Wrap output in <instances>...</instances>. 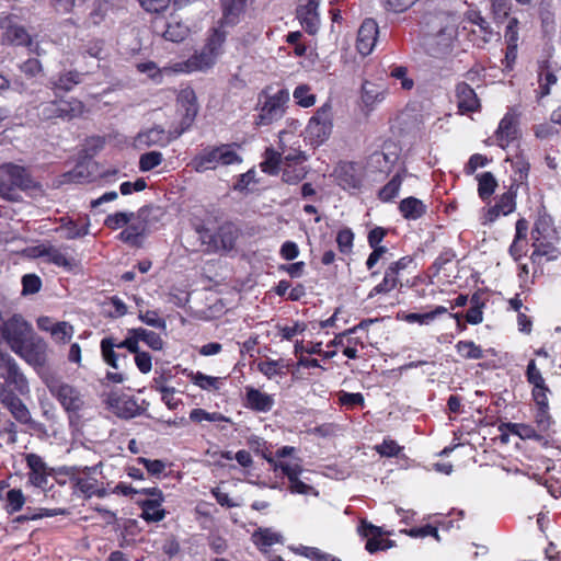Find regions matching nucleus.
<instances>
[{
  "mask_svg": "<svg viewBox=\"0 0 561 561\" xmlns=\"http://www.w3.org/2000/svg\"><path fill=\"white\" fill-rule=\"evenodd\" d=\"M332 107L325 103L311 116L306 127V138L313 146L324 144L332 133Z\"/></svg>",
  "mask_w": 561,
  "mask_h": 561,
  "instance_id": "5",
  "label": "nucleus"
},
{
  "mask_svg": "<svg viewBox=\"0 0 561 561\" xmlns=\"http://www.w3.org/2000/svg\"><path fill=\"white\" fill-rule=\"evenodd\" d=\"M21 283L23 296L37 294L43 285L41 277L34 273L23 275Z\"/></svg>",
  "mask_w": 561,
  "mask_h": 561,
  "instance_id": "61",
  "label": "nucleus"
},
{
  "mask_svg": "<svg viewBox=\"0 0 561 561\" xmlns=\"http://www.w3.org/2000/svg\"><path fill=\"white\" fill-rule=\"evenodd\" d=\"M192 233L187 236L186 242L193 252H209L210 249V230L205 221L196 215L190 219Z\"/></svg>",
  "mask_w": 561,
  "mask_h": 561,
  "instance_id": "22",
  "label": "nucleus"
},
{
  "mask_svg": "<svg viewBox=\"0 0 561 561\" xmlns=\"http://www.w3.org/2000/svg\"><path fill=\"white\" fill-rule=\"evenodd\" d=\"M293 96L296 103L302 107H310L316 103V95L310 92L307 84L296 87Z\"/></svg>",
  "mask_w": 561,
  "mask_h": 561,
  "instance_id": "60",
  "label": "nucleus"
},
{
  "mask_svg": "<svg viewBox=\"0 0 561 561\" xmlns=\"http://www.w3.org/2000/svg\"><path fill=\"white\" fill-rule=\"evenodd\" d=\"M163 161V156L160 151H149L142 153L139 159V170L141 172H149L159 167Z\"/></svg>",
  "mask_w": 561,
  "mask_h": 561,
  "instance_id": "58",
  "label": "nucleus"
},
{
  "mask_svg": "<svg viewBox=\"0 0 561 561\" xmlns=\"http://www.w3.org/2000/svg\"><path fill=\"white\" fill-rule=\"evenodd\" d=\"M467 19L470 23L478 26L479 32L482 35V41L488 43L493 36V32L490 27L489 22L478 11H470L467 13Z\"/></svg>",
  "mask_w": 561,
  "mask_h": 561,
  "instance_id": "54",
  "label": "nucleus"
},
{
  "mask_svg": "<svg viewBox=\"0 0 561 561\" xmlns=\"http://www.w3.org/2000/svg\"><path fill=\"white\" fill-rule=\"evenodd\" d=\"M478 194L482 201H488L497 186L495 176L491 172H483L477 175Z\"/></svg>",
  "mask_w": 561,
  "mask_h": 561,
  "instance_id": "44",
  "label": "nucleus"
},
{
  "mask_svg": "<svg viewBox=\"0 0 561 561\" xmlns=\"http://www.w3.org/2000/svg\"><path fill=\"white\" fill-rule=\"evenodd\" d=\"M282 539L283 536L271 528H259L252 534V541L261 551H266L273 545L282 542Z\"/></svg>",
  "mask_w": 561,
  "mask_h": 561,
  "instance_id": "42",
  "label": "nucleus"
},
{
  "mask_svg": "<svg viewBox=\"0 0 561 561\" xmlns=\"http://www.w3.org/2000/svg\"><path fill=\"white\" fill-rule=\"evenodd\" d=\"M84 104L78 99L55 100L43 104L42 117L50 121L56 118L70 121L83 113Z\"/></svg>",
  "mask_w": 561,
  "mask_h": 561,
  "instance_id": "11",
  "label": "nucleus"
},
{
  "mask_svg": "<svg viewBox=\"0 0 561 561\" xmlns=\"http://www.w3.org/2000/svg\"><path fill=\"white\" fill-rule=\"evenodd\" d=\"M107 403L119 417L131 419L140 414V408L134 397L111 393Z\"/></svg>",
  "mask_w": 561,
  "mask_h": 561,
  "instance_id": "27",
  "label": "nucleus"
},
{
  "mask_svg": "<svg viewBox=\"0 0 561 561\" xmlns=\"http://www.w3.org/2000/svg\"><path fill=\"white\" fill-rule=\"evenodd\" d=\"M111 9V2L108 0H95L93 4V9L90 12V20L94 25H99L104 21Z\"/></svg>",
  "mask_w": 561,
  "mask_h": 561,
  "instance_id": "62",
  "label": "nucleus"
},
{
  "mask_svg": "<svg viewBox=\"0 0 561 561\" xmlns=\"http://www.w3.org/2000/svg\"><path fill=\"white\" fill-rule=\"evenodd\" d=\"M178 111L181 113L180 130L178 135L186 131L194 123L198 113V104L195 91L186 87L180 91L176 98Z\"/></svg>",
  "mask_w": 561,
  "mask_h": 561,
  "instance_id": "15",
  "label": "nucleus"
},
{
  "mask_svg": "<svg viewBox=\"0 0 561 561\" xmlns=\"http://www.w3.org/2000/svg\"><path fill=\"white\" fill-rule=\"evenodd\" d=\"M398 209L405 220L415 221L426 214L427 206L423 201L414 196H409L399 203Z\"/></svg>",
  "mask_w": 561,
  "mask_h": 561,
  "instance_id": "34",
  "label": "nucleus"
},
{
  "mask_svg": "<svg viewBox=\"0 0 561 561\" xmlns=\"http://www.w3.org/2000/svg\"><path fill=\"white\" fill-rule=\"evenodd\" d=\"M556 240L542 239L539 241L534 240L533 247L535 250L533 251L530 259L535 263L538 257L546 256L548 261H554L559 257L560 252L553 245Z\"/></svg>",
  "mask_w": 561,
  "mask_h": 561,
  "instance_id": "43",
  "label": "nucleus"
},
{
  "mask_svg": "<svg viewBox=\"0 0 561 561\" xmlns=\"http://www.w3.org/2000/svg\"><path fill=\"white\" fill-rule=\"evenodd\" d=\"M378 24L373 19H366L357 33L356 47L360 55L368 56L376 46L378 39Z\"/></svg>",
  "mask_w": 561,
  "mask_h": 561,
  "instance_id": "26",
  "label": "nucleus"
},
{
  "mask_svg": "<svg viewBox=\"0 0 561 561\" xmlns=\"http://www.w3.org/2000/svg\"><path fill=\"white\" fill-rule=\"evenodd\" d=\"M558 82V78L551 69L548 60H542L538 64V84L539 90L537 98L542 99L548 96L551 92V87Z\"/></svg>",
  "mask_w": 561,
  "mask_h": 561,
  "instance_id": "36",
  "label": "nucleus"
},
{
  "mask_svg": "<svg viewBox=\"0 0 561 561\" xmlns=\"http://www.w3.org/2000/svg\"><path fill=\"white\" fill-rule=\"evenodd\" d=\"M531 238L536 241L542 239L558 240V233L553 226V220L549 215L542 214L537 217L531 230Z\"/></svg>",
  "mask_w": 561,
  "mask_h": 561,
  "instance_id": "38",
  "label": "nucleus"
},
{
  "mask_svg": "<svg viewBox=\"0 0 561 561\" xmlns=\"http://www.w3.org/2000/svg\"><path fill=\"white\" fill-rule=\"evenodd\" d=\"M286 366L282 363V360L267 359L262 360L257 364V369L262 373L267 379H273L278 375L285 374Z\"/></svg>",
  "mask_w": 561,
  "mask_h": 561,
  "instance_id": "57",
  "label": "nucleus"
},
{
  "mask_svg": "<svg viewBox=\"0 0 561 561\" xmlns=\"http://www.w3.org/2000/svg\"><path fill=\"white\" fill-rule=\"evenodd\" d=\"M81 81L82 73L77 70H69L59 75L57 81L55 82V87L59 90L68 92L81 83Z\"/></svg>",
  "mask_w": 561,
  "mask_h": 561,
  "instance_id": "53",
  "label": "nucleus"
},
{
  "mask_svg": "<svg viewBox=\"0 0 561 561\" xmlns=\"http://www.w3.org/2000/svg\"><path fill=\"white\" fill-rule=\"evenodd\" d=\"M374 448L377 454L387 458L399 457L400 453L403 450L402 446L390 438H385L381 444L376 445Z\"/></svg>",
  "mask_w": 561,
  "mask_h": 561,
  "instance_id": "59",
  "label": "nucleus"
},
{
  "mask_svg": "<svg viewBox=\"0 0 561 561\" xmlns=\"http://www.w3.org/2000/svg\"><path fill=\"white\" fill-rule=\"evenodd\" d=\"M239 146L227 144L213 148V169L217 165L240 164L242 157L238 153Z\"/></svg>",
  "mask_w": 561,
  "mask_h": 561,
  "instance_id": "33",
  "label": "nucleus"
},
{
  "mask_svg": "<svg viewBox=\"0 0 561 561\" xmlns=\"http://www.w3.org/2000/svg\"><path fill=\"white\" fill-rule=\"evenodd\" d=\"M187 165L196 172H204L210 169V149H203V151L195 156Z\"/></svg>",
  "mask_w": 561,
  "mask_h": 561,
  "instance_id": "64",
  "label": "nucleus"
},
{
  "mask_svg": "<svg viewBox=\"0 0 561 561\" xmlns=\"http://www.w3.org/2000/svg\"><path fill=\"white\" fill-rule=\"evenodd\" d=\"M518 137V115L510 110L500 121L495 139L500 147L506 148Z\"/></svg>",
  "mask_w": 561,
  "mask_h": 561,
  "instance_id": "25",
  "label": "nucleus"
},
{
  "mask_svg": "<svg viewBox=\"0 0 561 561\" xmlns=\"http://www.w3.org/2000/svg\"><path fill=\"white\" fill-rule=\"evenodd\" d=\"M139 342H144L152 351H161L164 345V342L159 333L147 330L145 328L129 329L122 345L126 346L128 352H136L139 347Z\"/></svg>",
  "mask_w": 561,
  "mask_h": 561,
  "instance_id": "18",
  "label": "nucleus"
},
{
  "mask_svg": "<svg viewBox=\"0 0 561 561\" xmlns=\"http://www.w3.org/2000/svg\"><path fill=\"white\" fill-rule=\"evenodd\" d=\"M0 403L21 424H33L31 412L19 398L28 393V382L16 360L7 352H0Z\"/></svg>",
  "mask_w": 561,
  "mask_h": 561,
  "instance_id": "2",
  "label": "nucleus"
},
{
  "mask_svg": "<svg viewBox=\"0 0 561 561\" xmlns=\"http://www.w3.org/2000/svg\"><path fill=\"white\" fill-rule=\"evenodd\" d=\"M399 275L400 272L394 266L389 264L385 271L382 280L371 289L369 297H374L375 295L380 294H388L393 290L399 283Z\"/></svg>",
  "mask_w": 561,
  "mask_h": 561,
  "instance_id": "41",
  "label": "nucleus"
},
{
  "mask_svg": "<svg viewBox=\"0 0 561 561\" xmlns=\"http://www.w3.org/2000/svg\"><path fill=\"white\" fill-rule=\"evenodd\" d=\"M123 341H118L117 337L110 335L105 336L100 342L101 356L104 363L112 368L118 370L123 367L121 363H118V351L122 348H126L123 346Z\"/></svg>",
  "mask_w": 561,
  "mask_h": 561,
  "instance_id": "31",
  "label": "nucleus"
},
{
  "mask_svg": "<svg viewBox=\"0 0 561 561\" xmlns=\"http://www.w3.org/2000/svg\"><path fill=\"white\" fill-rule=\"evenodd\" d=\"M397 160V152L375 151L369 156L367 165L374 172L389 173Z\"/></svg>",
  "mask_w": 561,
  "mask_h": 561,
  "instance_id": "37",
  "label": "nucleus"
},
{
  "mask_svg": "<svg viewBox=\"0 0 561 561\" xmlns=\"http://www.w3.org/2000/svg\"><path fill=\"white\" fill-rule=\"evenodd\" d=\"M357 531L362 537L367 538L365 549L370 554L376 553L377 551H385L393 547L392 540L381 538L383 535L381 527L375 526L365 519L360 520Z\"/></svg>",
  "mask_w": 561,
  "mask_h": 561,
  "instance_id": "21",
  "label": "nucleus"
},
{
  "mask_svg": "<svg viewBox=\"0 0 561 561\" xmlns=\"http://www.w3.org/2000/svg\"><path fill=\"white\" fill-rule=\"evenodd\" d=\"M209 66H210V36H208L205 39L204 46L199 53H195L187 60L173 62L170 66L164 67L163 70L165 72H172V73H192V72L205 70Z\"/></svg>",
  "mask_w": 561,
  "mask_h": 561,
  "instance_id": "13",
  "label": "nucleus"
},
{
  "mask_svg": "<svg viewBox=\"0 0 561 561\" xmlns=\"http://www.w3.org/2000/svg\"><path fill=\"white\" fill-rule=\"evenodd\" d=\"M447 308L444 306H437L434 310L425 313H416V312H410L407 313L403 319L408 323H419V324H428L433 320H435L438 316H442L444 313H447Z\"/></svg>",
  "mask_w": 561,
  "mask_h": 561,
  "instance_id": "48",
  "label": "nucleus"
},
{
  "mask_svg": "<svg viewBox=\"0 0 561 561\" xmlns=\"http://www.w3.org/2000/svg\"><path fill=\"white\" fill-rule=\"evenodd\" d=\"M146 207H141L137 214L133 211H116L114 214H110L104 219V226L111 230H117L121 228H125L130 221L136 218H140L141 215L146 211Z\"/></svg>",
  "mask_w": 561,
  "mask_h": 561,
  "instance_id": "40",
  "label": "nucleus"
},
{
  "mask_svg": "<svg viewBox=\"0 0 561 561\" xmlns=\"http://www.w3.org/2000/svg\"><path fill=\"white\" fill-rule=\"evenodd\" d=\"M32 185L30 173L24 167L7 163L1 168L0 191L26 190Z\"/></svg>",
  "mask_w": 561,
  "mask_h": 561,
  "instance_id": "16",
  "label": "nucleus"
},
{
  "mask_svg": "<svg viewBox=\"0 0 561 561\" xmlns=\"http://www.w3.org/2000/svg\"><path fill=\"white\" fill-rule=\"evenodd\" d=\"M164 500H142L139 502L141 508L140 517L146 522L158 523L165 517V510L162 508Z\"/></svg>",
  "mask_w": 561,
  "mask_h": 561,
  "instance_id": "39",
  "label": "nucleus"
},
{
  "mask_svg": "<svg viewBox=\"0 0 561 561\" xmlns=\"http://www.w3.org/2000/svg\"><path fill=\"white\" fill-rule=\"evenodd\" d=\"M336 181L344 191H358L364 181V168L357 162H341L336 170Z\"/></svg>",
  "mask_w": 561,
  "mask_h": 561,
  "instance_id": "17",
  "label": "nucleus"
},
{
  "mask_svg": "<svg viewBox=\"0 0 561 561\" xmlns=\"http://www.w3.org/2000/svg\"><path fill=\"white\" fill-rule=\"evenodd\" d=\"M288 99L289 94L285 90H279L275 94L266 96L260 108L255 124L257 126H268L280 119L284 115V106Z\"/></svg>",
  "mask_w": 561,
  "mask_h": 561,
  "instance_id": "12",
  "label": "nucleus"
},
{
  "mask_svg": "<svg viewBox=\"0 0 561 561\" xmlns=\"http://www.w3.org/2000/svg\"><path fill=\"white\" fill-rule=\"evenodd\" d=\"M278 470L288 479L290 493L313 496L319 495V492L308 482L309 479L304 476L306 470L298 462L279 461L275 466V471Z\"/></svg>",
  "mask_w": 561,
  "mask_h": 561,
  "instance_id": "8",
  "label": "nucleus"
},
{
  "mask_svg": "<svg viewBox=\"0 0 561 561\" xmlns=\"http://www.w3.org/2000/svg\"><path fill=\"white\" fill-rule=\"evenodd\" d=\"M1 44L10 46L31 47L32 36L24 25L18 22V16L8 12H0Z\"/></svg>",
  "mask_w": 561,
  "mask_h": 561,
  "instance_id": "7",
  "label": "nucleus"
},
{
  "mask_svg": "<svg viewBox=\"0 0 561 561\" xmlns=\"http://www.w3.org/2000/svg\"><path fill=\"white\" fill-rule=\"evenodd\" d=\"M239 237V229L232 222H225L218 228L216 234H213V250L231 251Z\"/></svg>",
  "mask_w": 561,
  "mask_h": 561,
  "instance_id": "29",
  "label": "nucleus"
},
{
  "mask_svg": "<svg viewBox=\"0 0 561 561\" xmlns=\"http://www.w3.org/2000/svg\"><path fill=\"white\" fill-rule=\"evenodd\" d=\"M457 353L465 359L483 358V350L473 341H458L455 345Z\"/></svg>",
  "mask_w": 561,
  "mask_h": 561,
  "instance_id": "50",
  "label": "nucleus"
},
{
  "mask_svg": "<svg viewBox=\"0 0 561 561\" xmlns=\"http://www.w3.org/2000/svg\"><path fill=\"white\" fill-rule=\"evenodd\" d=\"M56 221L59 224V227L55 231L65 229L67 231L65 234L67 240L81 239L90 233L91 224L90 217L87 214L77 219H72L70 216H62L57 218Z\"/></svg>",
  "mask_w": 561,
  "mask_h": 561,
  "instance_id": "24",
  "label": "nucleus"
},
{
  "mask_svg": "<svg viewBox=\"0 0 561 561\" xmlns=\"http://www.w3.org/2000/svg\"><path fill=\"white\" fill-rule=\"evenodd\" d=\"M296 553L311 560V561H341L339 558L327 553L316 547L299 546Z\"/></svg>",
  "mask_w": 561,
  "mask_h": 561,
  "instance_id": "55",
  "label": "nucleus"
},
{
  "mask_svg": "<svg viewBox=\"0 0 561 561\" xmlns=\"http://www.w3.org/2000/svg\"><path fill=\"white\" fill-rule=\"evenodd\" d=\"M47 388L67 412L70 424L77 422L80 419V411L84 408L82 393L76 387L58 379L50 380Z\"/></svg>",
  "mask_w": 561,
  "mask_h": 561,
  "instance_id": "3",
  "label": "nucleus"
},
{
  "mask_svg": "<svg viewBox=\"0 0 561 561\" xmlns=\"http://www.w3.org/2000/svg\"><path fill=\"white\" fill-rule=\"evenodd\" d=\"M2 343L34 369L44 368L48 363L47 342L21 313H12L4 319L0 310V344Z\"/></svg>",
  "mask_w": 561,
  "mask_h": 561,
  "instance_id": "1",
  "label": "nucleus"
},
{
  "mask_svg": "<svg viewBox=\"0 0 561 561\" xmlns=\"http://www.w3.org/2000/svg\"><path fill=\"white\" fill-rule=\"evenodd\" d=\"M336 243L339 250L343 254H347L352 251L354 245V232L351 228H343L337 232Z\"/></svg>",
  "mask_w": 561,
  "mask_h": 561,
  "instance_id": "63",
  "label": "nucleus"
},
{
  "mask_svg": "<svg viewBox=\"0 0 561 561\" xmlns=\"http://www.w3.org/2000/svg\"><path fill=\"white\" fill-rule=\"evenodd\" d=\"M152 28L154 34L172 43H182L191 33L190 27L173 15L169 20L156 18L152 21Z\"/></svg>",
  "mask_w": 561,
  "mask_h": 561,
  "instance_id": "14",
  "label": "nucleus"
},
{
  "mask_svg": "<svg viewBox=\"0 0 561 561\" xmlns=\"http://www.w3.org/2000/svg\"><path fill=\"white\" fill-rule=\"evenodd\" d=\"M447 23L438 32L426 39L427 53L440 58L449 54L457 37V27L454 16H446Z\"/></svg>",
  "mask_w": 561,
  "mask_h": 561,
  "instance_id": "9",
  "label": "nucleus"
},
{
  "mask_svg": "<svg viewBox=\"0 0 561 561\" xmlns=\"http://www.w3.org/2000/svg\"><path fill=\"white\" fill-rule=\"evenodd\" d=\"M402 182H403V176H402L401 172H398L396 175L392 176V179L386 185H383L380 188V191L378 193L379 199L385 203H389V202L393 201L400 192Z\"/></svg>",
  "mask_w": 561,
  "mask_h": 561,
  "instance_id": "46",
  "label": "nucleus"
},
{
  "mask_svg": "<svg viewBox=\"0 0 561 561\" xmlns=\"http://www.w3.org/2000/svg\"><path fill=\"white\" fill-rule=\"evenodd\" d=\"M282 163V156L273 148H267L264 152V159L260 163L262 172L268 175H277L279 173V165Z\"/></svg>",
  "mask_w": 561,
  "mask_h": 561,
  "instance_id": "45",
  "label": "nucleus"
},
{
  "mask_svg": "<svg viewBox=\"0 0 561 561\" xmlns=\"http://www.w3.org/2000/svg\"><path fill=\"white\" fill-rule=\"evenodd\" d=\"M307 173H308V171L302 165V163H294V164L284 165L283 173H282V180H283V182H285L289 185H295V184L299 183L300 181H302L306 178Z\"/></svg>",
  "mask_w": 561,
  "mask_h": 561,
  "instance_id": "49",
  "label": "nucleus"
},
{
  "mask_svg": "<svg viewBox=\"0 0 561 561\" xmlns=\"http://www.w3.org/2000/svg\"><path fill=\"white\" fill-rule=\"evenodd\" d=\"M321 0H298L296 18L310 35L317 34L320 26L319 5Z\"/></svg>",
  "mask_w": 561,
  "mask_h": 561,
  "instance_id": "20",
  "label": "nucleus"
},
{
  "mask_svg": "<svg viewBox=\"0 0 561 561\" xmlns=\"http://www.w3.org/2000/svg\"><path fill=\"white\" fill-rule=\"evenodd\" d=\"M526 380L529 385L533 386L531 390L537 389H546L547 383L545 378L542 377V374L540 369L537 367L536 360L530 359L527 364L526 371H525Z\"/></svg>",
  "mask_w": 561,
  "mask_h": 561,
  "instance_id": "51",
  "label": "nucleus"
},
{
  "mask_svg": "<svg viewBox=\"0 0 561 561\" xmlns=\"http://www.w3.org/2000/svg\"><path fill=\"white\" fill-rule=\"evenodd\" d=\"M248 0H221L222 18L218 28H213V57L216 55V46L226 41V27H231L240 22V16L245 11Z\"/></svg>",
  "mask_w": 561,
  "mask_h": 561,
  "instance_id": "6",
  "label": "nucleus"
},
{
  "mask_svg": "<svg viewBox=\"0 0 561 561\" xmlns=\"http://www.w3.org/2000/svg\"><path fill=\"white\" fill-rule=\"evenodd\" d=\"M503 428L508 430V432L513 435L518 436L522 439H539L540 435L536 432V430L528 424L524 423H503L500 426V431Z\"/></svg>",
  "mask_w": 561,
  "mask_h": 561,
  "instance_id": "47",
  "label": "nucleus"
},
{
  "mask_svg": "<svg viewBox=\"0 0 561 561\" xmlns=\"http://www.w3.org/2000/svg\"><path fill=\"white\" fill-rule=\"evenodd\" d=\"M495 206L502 211L503 216H507L516 209V190L513 185L499 197Z\"/></svg>",
  "mask_w": 561,
  "mask_h": 561,
  "instance_id": "56",
  "label": "nucleus"
},
{
  "mask_svg": "<svg viewBox=\"0 0 561 561\" xmlns=\"http://www.w3.org/2000/svg\"><path fill=\"white\" fill-rule=\"evenodd\" d=\"M455 92L457 107L461 114L477 112L480 108L477 93L467 82H459Z\"/></svg>",
  "mask_w": 561,
  "mask_h": 561,
  "instance_id": "30",
  "label": "nucleus"
},
{
  "mask_svg": "<svg viewBox=\"0 0 561 561\" xmlns=\"http://www.w3.org/2000/svg\"><path fill=\"white\" fill-rule=\"evenodd\" d=\"M147 237L146 221H130L117 236L116 239L130 248H142Z\"/></svg>",
  "mask_w": 561,
  "mask_h": 561,
  "instance_id": "28",
  "label": "nucleus"
},
{
  "mask_svg": "<svg viewBox=\"0 0 561 561\" xmlns=\"http://www.w3.org/2000/svg\"><path fill=\"white\" fill-rule=\"evenodd\" d=\"M37 328L50 334L56 344H67L75 334L73 325L68 321H54L48 316H41L36 320Z\"/></svg>",
  "mask_w": 561,
  "mask_h": 561,
  "instance_id": "19",
  "label": "nucleus"
},
{
  "mask_svg": "<svg viewBox=\"0 0 561 561\" xmlns=\"http://www.w3.org/2000/svg\"><path fill=\"white\" fill-rule=\"evenodd\" d=\"M178 136H179L178 134L172 136L170 133H167L164 130V128H162L160 126H154L147 130L140 131L137 135V141L140 145H144L147 147H152V146L165 147Z\"/></svg>",
  "mask_w": 561,
  "mask_h": 561,
  "instance_id": "32",
  "label": "nucleus"
},
{
  "mask_svg": "<svg viewBox=\"0 0 561 561\" xmlns=\"http://www.w3.org/2000/svg\"><path fill=\"white\" fill-rule=\"evenodd\" d=\"M385 98L386 89L382 84L364 81L362 85V102L368 111H373L377 104L385 100Z\"/></svg>",
  "mask_w": 561,
  "mask_h": 561,
  "instance_id": "35",
  "label": "nucleus"
},
{
  "mask_svg": "<svg viewBox=\"0 0 561 561\" xmlns=\"http://www.w3.org/2000/svg\"><path fill=\"white\" fill-rule=\"evenodd\" d=\"M275 404L272 394L261 391L252 386L244 388L243 405L255 413H268Z\"/></svg>",
  "mask_w": 561,
  "mask_h": 561,
  "instance_id": "23",
  "label": "nucleus"
},
{
  "mask_svg": "<svg viewBox=\"0 0 561 561\" xmlns=\"http://www.w3.org/2000/svg\"><path fill=\"white\" fill-rule=\"evenodd\" d=\"M101 467L102 462L95 466L73 467L72 470L77 473L71 478L75 492H80L84 499L107 496L110 494L108 489L104 482L94 477Z\"/></svg>",
  "mask_w": 561,
  "mask_h": 561,
  "instance_id": "4",
  "label": "nucleus"
},
{
  "mask_svg": "<svg viewBox=\"0 0 561 561\" xmlns=\"http://www.w3.org/2000/svg\"><path fill=\"white\" fill-rule=\"evenodd\" d=\"M25 495L21 489H11L5 494V511L9 514L20 512L25 504Z\"/></svg>",
  "mask_w": 561,
  "mask_h": 561,
  "instance_id": "52",
  "label": "nucleus"
},
{
  "mask_svg": "<svg viewBox=\"0 0 561 561\" xmlns=\"http://www.w3.org/2000/svg\"><path fill=\"white\" fill-rule=\"evenodd\" d=\"M27 472V483L34 488H38L49 496L53 485L48 486V478L54 474V468L47 466L44 459L34 453L24 454Z\"/></svg>",
  "mask_w": 561,
  "mask_h": 561,
  "instance_id": "10",
  "label": "nucleus"
}]
</instances>
